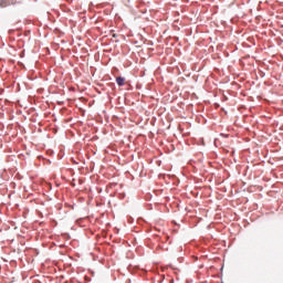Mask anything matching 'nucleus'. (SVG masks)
Wrapping results in <instances>:
<instances>
[{
    "instance_id": "obj_1",
    "label": "nucleus",
    "mask_w": 283,
    "mask_h": 283,
    "mask_svg": "<svg viewBox=\"0 0 283 283\" xmlns=\"http://www.w3.org/2000/svg\"><path fill=\"white\" fill-rule=\"evenodd\" d=\"M116 83L119 87H123L125 85V77H116Z\"/></svg>"
}]
</instances>
